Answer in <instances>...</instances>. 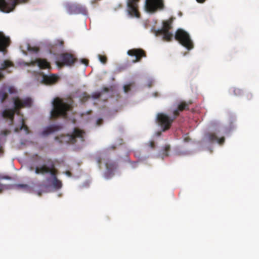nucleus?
Returning <instances> with one entry per match:
<instances>
[{"mask_svg": "<svg viewBox=\"0 0 259 259\" xmlns=\"http://www.w3.org/2000/svg\"><path fill=\"white\" fill-rule=\"evenodd\" d=\"M14 107L10 109H5L2 112V116L4 118L10 120V125L13 124L14 115L16 113L20 114L19 110L23 107H29L32 104V100L29 98L21 99L18 97L13 98Z\"/></svg>", "mask_w": 259, "mask_h": 259, "instance_id": "obj_1", "label": "nucleus"}, {"mask_svg": "<svg viewBox=\"0 0 259 259\" xmlns=\"http://www.w3.org/2000/svg\"><path fill=\"white\" fill-rule=\"evenodd\" d=\"M53 105V108L51 111V117L54 119L59 116L66 117L67 112L71 110L72 107L70 104L58 98L54 99Z\"/></svg>", "mask_w": 259, "mask_h": 259, "instance_id": "obj_2", "label": "nucleus"}, {"mask_svg": "<svg viewBox=\"0 0 259 259\" xmlns=\"http://www.w3.org/2000/svg\"><path fill=\"white\" fill-rule=\"evenodd\" d=\"M174 37L176 40L188 50L193 48V44L189 34L183 29H177Z\"/></svg>", "mask_w": 259, "mask_h": 259, "instance_id": "obj_3", "label": "nucleus"}, {"mask_svg": "<svg viewBox=\"0 0 259 259\" xmlns=\"http://www.w3.org/2000/svg\"><path fill=\"white\" fill-rule=\"evenodd\" d=\"M77 59L75 55L69 53H64L61 54L56 60V64L59 68L63 66H72L77 61Z\"/></svg>", "mask_w": 259, "mask_h": 259, "instance_id": "obj_4", "label": "nucleus"}, {"mask_svg": "<svg viewBox=\"0 0 259 259\" xmlns=\"http://www.w3.org/2000/svg\"><path fill=\"white\" fill-rule=\"evenodd\" d=\"M48 165L44 164L40 166H36L35 169V173L36 175H44L45 174H50L53 178H57V170L55 168V164L51 159H49L47 160Z\"/></svg>", "mask_w": 259, "mask_h": 259, "instance_id": "obj_5", "label": "nucleus"}, {"mask_svg": "<svg viewBox=\"0 0 259 259\" xmlns=\"http://www.w3.org/2000/svg\"><path fill=\"white\" fill-rule=\"evenodd\" d=\"M174 18L171 17L166 21H163V40L170 41L174 38V34L170 30L172 28Z\"/></svg>", "mask_w": 259, "mask_h": 259, "instance_id": "obj_6", "label": "nucleus"}, {"mask_svg": "<svg viewBox=\"0 0 259 259\" xmlns=\"http://www.w3.org/2000/svg\"><path fill=\"white\" fill-rule=\"evenodd\" d=\"M28 0H0V11L9 13L13 11L19 3H26Z\"/></svg>", "mask_w": 259, "mask_h": 259, "instance_id": "obj_7", "label": "nucleus"}, {"mask_svg": "<svg viewBox=\"0 0 259 259\" xmlns=\"http://www.w3.org/2000/svg\"><path fill=\"white\" fill-rule=\"evenodd\" d=\"M140 0H127V12L132 17L139 18L140 13L139 11L138 4Z\"/></svg>", "mask_w": 259, "mask_h": 259, "instance_id": "obj_8", "label": "nucleus"}, {"mask_svg": "<svg viewBox=\"0 0 259 259\" xmlns=\"http://www.w3.org/2000/svg\"><path fill=\"white\" fill-rule=\"evenodd\" d=\"M145 9L150 13H153L162 8V0H146Z\"/></svg>", "mask_w": 259, "mask_h": 259, "instance_id": "obj_9", "label": "nucleus"}, {"mask_svg": "<svg viewBox=\"0 0 259 259\" xmlns=\"http://www.w3.org/2000/svg\"><path fill=\"white\" fill-rule=\"evenodd\" d=\"M127 54L130 56L135 57V59L133 62H139L142 57L146 56V52L141 49H133L127 51Z\"/></svg>", "mask_w": 259, "mask_h": 259, "instance_id": "obj_10", "label": "nucleus"}, {"mask_svg": "<svg viewBox=\"0 0 259 259\" xmlns=\"http://www.w3.org/2000/svg\"><path fill=\"white\" fill-rule=\"evenodd\" d=\"M84 134L83 131L74 128L72 134L68 136L69 142L71 144H74L76 142L77 138L79 139L81 142H83Z\"/></svg>", "mask_w": 259, "mask_h": 259, "instance_id": "obj_11", "label": "nucleus"}, {"mask_svg": "<svg viewBox=\"0 0 259 259\" xmlns=\"http://www.w3.org/2000/svg\"><path fill=\"white\" fill-rule=\"evenodd\" d=\"M68 12L70 14L86 13V9L85 7L78 4H70L66 6Z\"/></svg>", "mask_w": 259, "mask_h": 259, "instance_id": "obj_12", "label": "nucleus"}, {"mask_svg": "<svg viewBox=\"0 0 259 259\" xmlns=\"http://www.w3.org/2000/svg\"><path fill=\"white\" fill-rule=\"evenodd\" d=\"M177 117L173 114L169 116L166 114L163 113V132L169 130Z\"/></svg>", "mask_w": 259, "mask_h": 259, "instance_id": "obj_13", "label": "nucleus"}, {"mask_svg": "<svg viewBox=\"0 0 259 259\" xmlns=\"http://www.w3.org/2000/svg\"><path fill=\"white\" fill-rule=\"evenodd\" d=\"M10 44V38L6 36L3 32L0 31V52L6 51V48Z\"/></svg>", "mask_w": 259, "mask_h": 259, "instance_id": "obj_14", "label": "nucleus"}, {"mask_svg": "<svg viewBox=\"0 0 259 259\" xmlns=\"http://www.w3.org/2000/svg\"><path fill=\"white\" fill-rule=\"evenodd\" d=\"M37 65L41 69H47L50 68V63L46 60L42 59H36L30 62V65L34 66Z\"/></svg>", "mask_w": 259, "mask_h": 259, "instance_id": "obj_15", "label": "nucleus"}, {"mask_svg": "<svg viewBox=\"0 0 259 259\" xmlns=\"http://www.w3.org/2000/svg\"><path fill=\"white\" fill-rule=\"evenodd\" d=\"M191 104V102L186 103L185 102H181L178 106L177 109L175 110L173 112V114L177 117L179 116L180 112H182L184 110H189V105Z\"/></svg>", "mask_w": 259, "mask_h": 259, "instance_id": "obj_16", "label": "nucleus"}, {"mask_svg": "<svg viewBox=\"0 0 259 259\" xmlns=\"http://www.w3.org/2000/svg\"><path fill=\"white\" fill-rule=\"evenodd\" d=\"M206 137H207L209 141L211 142H216L220 145H223L225 142V138L222 137L220 138H219L216 134L214 133H208L206 134Z\"/></svg>", "mask_w": 259, "mask_h": 259, "instance_id": "obj_17", "label": "nucleus"}, {"mask_svg": "<svg viewBox=\"0 0 259 259\" xmlns=\"http://www.w3.org/2000/svg\"><path fill=\"white\" fill-rule=\"evenodd\" d=\"M58 78L57 76L52 74L51 75H44L42 77L43 82L47 84H51L57 82Z\"/></svg>", "mask_w": 259, "mask_h": 259, "instance_id": "obj_18", "label": "nucleus"}, {"mask_svg": "<svg viewBox=\"0 0 259 259\" xmlns=\"http://www.w3.org/2000/svg\"><path fill=\"white\" fill-rule=\"evenodd\" d=\"M14 66L13 63L9 61V60H5L4 62L1 64V66L0 67V70H5L9 67H12ZM4 77L3 74L0 72V80L2 79Z\"/></svg>", "mask_w": 259, "mask_h": 259, "instance_id": "obj_19", "label": "nucleus"}, {"mask_svg": "<svg viewBox=\"0 0 259 259\" xmlns=\"http://www.w3.org/2000/svg\"><path fill=\"white\" fill-rule=\"evenodd\" d=\"M106 169L109 171H112L117 167V164L115 162L108 159H104Z\"/></svg>", "mask_w": 259, "mask_h": 259, "instance_id": "obj_20", "label": "nucleus"}, {"mask_svg": "<svg viewBox=\"0 0 259 259\" xmlns=\"http://www.w3.org/2000/svg\"><path fill=\"white\" fill-rule=\"evenodd\" d=\"M21 125L20 127H16L15 129V131L16 132H19L20 131L24 129L26 134H29V130L28 126L25 124L24 119L22 118L21 119Z\"/></svg>", "mask_w": 259, "mask_h": 259, "instance_id": "obj_21", "label": "nucleus"}, {"mask_svg": "<svg viewBox=\"0 0 259 259\" xmlns=\"http://www.w3.org/2000/svg\"><path fill=\"white\" fill-rule=\"evenodd\" d=\"M56 130V127L54 126H50L45 129L42 133V136H47Z\"/></svg>", "mask_w": 259, "mask_h": 259, "instance_id": "obj_22", "label": "nucleus"}, {"mask_svg": "<svg viewBox=\"0 0 259 259\" xmlns=\"http://www.w3.org/2000/svg\"><path fill=\"white\" fill-rule=\"evenodd\" d=\"M52 185L55 189L58 190L62 187V184L61 181L59 180L57 178H55V179H53Z\"/></svg>", "mask_w": 259, "mask_h": 259, "instance_id": "obj_23", "label": "nucleus"}, {"mask_svg": "<svg viewBox=\"0 0 259 259\" xmlns=\"http://www.w3.org/2000/svg\"><path fill=\"white\" fill-rule=\"evenodd\" d=\"M170 146L169 145H165L163 148V157L169 156L168 152L170 151Z\"/></svg>", "mask_w": 259, "mask_h": 259, "instance_id": "obj_24", "label": "nucleus"}, {"mask_svg": "<svg viewBox=\"0 0 259 259\" xmlns=\"http://www.w3.org/2000/svg\"><path fill=\"white\" fill-rule=\"evenodd\" d=\"M90 96L87 93L84 92L81 94L80 96V101L82 103L86 102L90 98Z\"/></svg>", "mask_w": 259, "mask_h": 259, "instance_id": "obj_25", "label": "nucleus"}, {"mask_svg": "<svg viewBox=\"0 0 259 259\" xmlns=\"http://www.w3.org/2000/svg\"><path fill=\"white\" fill-rule=\"evenodd\" d=\"M151 31L156 36H159L162 35V28L156 29L155 28H153L151 29Z\"/></svg>", "mask_w": 259, "mask_h": 259, "instance_id": "obj_26", "label": "nucleus"}, {"mask_svg": "<svg viewBox=\"0 0 259 259\" xmlns=\"http://www.w3.org/2000/svg\"><path fill=\"white\" fill-rule=\"evenodd\" d=\"M27 49L28 51L33 53H37L39 51L38 48L36 47H31L29 45H27Z\"/></svg>", "mask_w": 259, "mask_h": 259, "instance_id": "obj_27", "label": "nucleus"}, {"mask_svg": "<svg viewBox=\"0 0 259 259\" xmlns=\"http://www.w3.org/2000/svg\"><path fill=\"white\" fill-rule=\"evenodd\" d=\"M156 122L158 124L162 126V113H159L157 115Z\"/></svg>", "mask_w": 259, "mask_h": 259, "instance_id": "obj_28", "label": "nucleus"}, {"mask_svg": "<svg viewBox=\"0 0 259 259\" xmlns=\"http://www.w3.org/2000/svg\"><path fill=\"white\" fill-rule=\"evenodd\" d=\"M98 57H99V59L101 63H102L103 64L106 63L107 59L105 56L99 55Z\"/></svg>", "mask_w": 259, "mask_h": 259, "instance_id": "obj_29", "label": "nucleus"}, {"mask_svg": "<svg viewBox=\"0 0 259 259\" xmlns=\"http://www.w3.org/2000/svg\"><path fill=\"white\" fill-rule=\"evenodd\" d=\"M101 93L95 92L92 94V97L94 99H98L101 97Z\"/></svg>", "mask_w": 259, "mask_h": 259, "instance_id": "obj_30", "label": "nucleus"}, {"mask_svg": "<svg viewBox=\"0 0 259 259\" xmlns=\"http://www.w3.org/2000/svg\"><path fill=\"white\" fill-rule=\"evenodd\" d=\"M8 97V95L6 93H3L1 94V102H3Z\"/></svg>", "mask_w": 259, "mask_h": 259, "instance_id": "obj_31", "label": "nucleus"}, {"mask_svg": "<svg viewBox=\"0 0 259 259\" xmlns=\"http://www.w3.org/2000/svg\"><path fill=\"white\" fill-rule=\"evenodd\" d=\"M131 84L125 85L123 87L124 92L125 93L128 92L131 90Z\"/></svg>", "mask_w": 259, "mask_h": 259, "instance_id": "obj_32", "label": "nucleus"}, {"mask_svg": "<svg viewBox=\"0 0 259 259\" xmlns=\"http://www.w3.org/2000/svg\"><path fill=\"white\" fill-rule=\"evenodd\" d=\"M234 94L236 96L241 95L242 94V91L239 89H235L234 90Z\"/></svg>", "mask_w": 259, "mask_h": 259, "instance_id": "obj_33", "label": "nucleus"}, {"mask_svg": "<svg viewBox=\"0 0 259 259\" xmlns=\"http://www.w3.org/2000/svg\"><path fill=\"white\" fill-rule=\"evenodd\" d=\"M8 189V186L3 185L0 183V193H2L4 190Z\"/></svg>", "mask_w": 259, "mask_h": 259, "instance_id": "obj_34", "label": "nucleus"}, {"mask_svg": "<svg viewBox=\"0 0 259 259\" xmlns=\"http://www.w3.org/2000/svg\"><path fill=\"white\" fill-rule=\"evenodd\" d=\"M80 62L82 64H83L85 65L86 66H88V64H89V61L87 59H81Z\"/></svg>", "mask_w": 259, "mask_h": 259, "instance_id": "obj_35", "label": "nucleus"}, {"mask_svg": "<svg viewBox=\"0 0 259 259\" xmlns=\"http://www.w3.org/2000/svg\"><path fill=\"white\" fill-rule=\"evenodd\" d=\"M97 161L99 165V166L100 167V165L102 162V158L101 157H98L97 159Z\"/></svg>", "mask_w": 259, "mask_h": 259, "instance_id": "obj_36", "label": "nucleus"}, {"mask_svg": "<svg viewBox=\"0 0 259 259\" xmlns=\"http://www.w3.org/2000/svg\"><path fill=\"white\" fill-rule=\"evenodd\" d=\"M246 98L248 100H250L252 98V95L251 93H248L246 95Z\"/></svg>", "mask_w": 259, "mask_h": 259, "instance_id": "obj_37", "label": "nucleus"}, {"mask_svg": "<svg viewBox=\"0 0 259 259\" xmlns=\"http://www.w3.org/2000/svg\"><path fill=\"white\" fill-rule=\"evenodd\" d=\"M58 44H56V45H59L60 46H63L64 44V41L63 40H58Z\"/></svg>", "mask_w": 259, "mask_h": 259, "instance_id": "obj_38", "label": "nucleus"}, {"mask_svg": "<svg viewBox=\"0 0 259 259\" xmlns=\"http://www.w3.org/2000/svg\"><path fill=\"white\" fill-rule=\"evenodd\" d=\"M102 122H103L102 119L100 118V119H98V120L97 121V124L100 125L102 124Z\"/></svg>", "mask_w": 259, "mask_h": 259, "instance_id": "obj_39", "label": "nucleus"}, {"mask_svg": "<svg viewBox=\"0 0 259 259\" xmlns=\"http://www.w3.org/2000/svg\"><path fill=\"white\" fill-rule=\"evenodd\" d=\"M10 133V131H7V130L2 131V134L4 135H5V136L7 135V134H9Z\"/></svg>", "mask_w": 259, "mask_h": 259, "instance_id": "obj_40", "label": "nucleus"}, {"mask_svg": "<svg viewBox=\"0 0 259 259\" xmlns=\"http://www.w3.org/2000/svg\"><path fill=\"white\" fill-rule=\"evenodd\" d=\"M150 146L152 148H154L155 147L154 142L153 141H151L150 142Z\"/></svg>", "mask_w": 259, "mask_h": 259, "instance_id": "obj_41", "label": "nucleus"}, {"mask_svg": "<svg viewBox=\"0 0 259 259\" xmlns=\"http://www.w3.org/2000/svg\"><path fill=\"white\" fill-rule=\"evenodd\" d=\"M35 168H36V167H35V168H34V167L33 166H29V167H28V169H29V170H30V171H33V170H34V171H35Z\"/></svg>", "mask_w": 259, "mask_h": 259, "instance_id": "obj_42", "label": "nucleus"}, {"mask_svg": "<svg viewBox=\"0 0 259 259\" xmlns=\"http://www.w3.org/2000/svg\"><path fill=\"white\" fill-rule=\"evenodd\" d=\"M102 91L103 92H108L109 91V89L107 87H105L103 89Z\"/></svg>", "mask_w": 259, "mask_h": 259, "instance_id": "obj_43", "label": "nucleus"}, {"mask_svg": "<svg viewBox=\"0 0 259 259\" xmlns=\"http://www.w3.org/2000/svg\"><path fill=\"white\" fill-rule=\"evenodd\" d=\"M190 140V138L189 137H186L184 139V141L185 142H189Z\"/></svg>", "mask_w": 259, "mask_h": 259, "instance_id": "obj_44", "label": "nucleus"}, {"mask_svg": "<svg viewBox=\"0 0 259 259\" xmlns=\"http://www.w3.org/2000/svg\"><path fill=\"white\" fill-rule=\"evenodd\" d=\"M66 174L69 177L71 176V173L69 171H66Z\"/></svg>", "mask_w": 259, "mask_h": 259, "instance_id": "obj_45", "label": "nucleus"}, {"mask_svg": "<svg viewBox=\"0 0 259 259\" xmlns=\"http://www.w3.org/2000/svg\"><path fill=\"white\" fill-rule=\"evenodd\" d=\"M3 150L2 146L0 145V155L3 153Z\"/></svg>", "mask_w": 259, "mask_h": 259, "instance_id": "obj_46", "label": "nucleus"}, {"mask_svg": "<svg viewBox=\"0 0 259 259\" xmlns=\"http://www.w3.org/2000/svg\"><path fill=\"white\" fill-rule=\"evenodd\" d=\"M161 131H159V132H157L156 133V136L157 137H159L160 136V135H161Z\"/></svg>", "mask_w": 259, "mask_h": 259, "instance_id": "obj_47", "label": "nucleus"}, {"mask_svg": "<svg viewBox=\"0 0 259 259\" xmlns=\"http://www.w3.org/2000/svg\"><path fill=\"white\" fill-rule=\"evenodd\" d=\"M20 186L21 187H27L28 186L27 185H21Z\"/></svg>", "mask_w": 259, "mask_h": 259, "instance_id": "obj_48", "label": "nucleus"}, {"mask_svg": "<svg viewBox=\"0 0 259 259\" xmlns=\"http://www.w3.org/2000/svg\"><path fill=\"white\" fill-rule=\"evenodd\" d=\"M36 157L38 158V159H40V156L36 155Z\"/></svg>", "mask_w": 259, "mask_h": 259, "instance_id": "obj_49", "label": "nucleus"}, {"mask_svg": "<svg viewBox=\"0 0 259 259\" xmlns=\"http://www.w3.org/2000/svg\"><path fill=\"white\" fill-rule=\"evenodd\" d=\"M5 178V179H10V178H9V177H5V178Z\"/></svg>", "mask_w": 259, "mask_h": 259, "instance_id": "obj_50", "label": "nucleus"}, {"mask_svg": "<svg viewBox=\"0 0 259 259\" xmlns=\"http://www.w3.org/2000/svg\"><path fill=\"white\" fill-rule=\"evenodd\" d=\"M10 92L12 93V91H11V89H10Z\"/></svg>", "mask_w": 259, "mask_h": 259, "instance_id": "obj_51", "label": "nucleus"}]
</instances>
